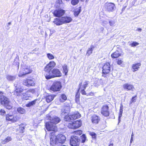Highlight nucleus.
Here are the masks:
<instances>
[{
  "mask_svg": "<svg viewBox=\"0 0 146 146\" xmlns=\"http://www.w3.org/2000/svg\"><path fill=\"white\" fill-rule=\"evenodd\" d=\"M31 72V70L29 69L28 67H25L22 68L20 71L19 76L21 77L23 75L29 74Z\"/></svg>",
  "mask_w": 146,
  "mask_h": 146,
  "instance_id": "12",
  "label": "nucleus"
},
{
  "mask_svg": "<svg viewBox=\"0 0 146 146\" xmlns=\"http://www.w3.org/2000/svg\"><path fill=\"white\" fill-rule=\"evenodd\" d=\"M6 78L9 81H13L15 79L16 77L14 76L7 75L6 76Z\"/></svg>",
  "mask_w": 146,
  "mask_h": 146,
  "instance_id": "30",
  "label": "nucleus"
},
{
  "mask_svg": "<svg viewBox=\"0 0 146 146\" xmlns=\"http://www.w3.org/2000/svg\"><path fill=\"white\" fill-rule=\"evenodd\" d=\"M18 119L17 117H13V118L12 119V122H14L17 121Z\"/></svg>",
  "mask_w": 146,
  "mask_h": 146,
  "instance_id": "51",
  "label": "nucleus"
},
{
  "mask_svg": "<svg viewBox=\"0 0 146 146\" xmlns=\"http://www.w3.org/2000/svg\"><path fill=\"white\" fill-rule=\"evenodd\" d=\"M0 102L8 109H11L12 107V104L9 102L8 99L4 96L0 97Z\"/></svg>",
  "mask_w": 146,
  "mask_h": 146,
  "instance_id": "3",
  "label": "nucleus"
},
{
  "mask_svg": "<svg viewBox=\"0 0 146 146\" xmlns=\"http://www.w3.org/2000/svg\"><path fill=\"white\" fill-rule=\"evenodd\" d=\"M35 91V90L33 89H29L27 91V93L31 92L32 93H34Z\"/></svg>",
  "mask_w": 146,
  "mask_h": 146,
  "instance_id": "48",
  "label": "nucleus"
},
{
  "mask_svg": "<svg viewBox=\"0 0 146 146\" xmlns=\"http://www.w3.org/2000/svg\"><path fill=\"white\" fill-rule=\"evenodd\" d=\"M63 68V72L64 73L65 75H67L68 71V68L67 65L66 64H64L62 66Z\"/></svg>",
  "mask_w": 146,
  "mask_h": 146,
  "instance_id": "25",
  "label": "nucleus"
},
{
  "mask_svg": "<svg viewBox=\"0 0 146 146\" xmlns=\"http://www.w3.org/2000/svg\"><path fill=\"white\" fill-rule=\"evenodd\" d=\"M105 7L106 8L108 9H114L115 8V4L111 3H106L105 4Z\"/></svg>",
  "mask_w": 146,
  "mask_h": 146,
  "instance_id": "18",
  "label": "nucleus"
},
{
  "mask_svg": "<svg viewBox=\"0 0 146 146\" xmlns=\"http://www.w3.org/2000/svg\"><path fill=\"white\" fill-rule=\"evenodd\" d=\"M57 136L55 135L51 136L50 138V144L52 145H54L58 143L57 139Z\"/></svg>",
  "mask_w": 146,
  "mask_h": 146,
  "instance_id": "15",
  "label": "nucleus"
},
{
  "mask_svg": "<svg viewBox=\"0 0 146 146\" xmlns=\"http://www.w3.org/2000/svg\"><path fill=\"white\" fill-rule=\"evenodd\" d=\"M82 125V122L81 121L77 120L73 122L69 123L67 125L69 128L73 129H77Z\"/></svg>",
  "mask_w": 146,
  "mask_h": 146,
  "instance_id": "5",
  "label": "nucleus"
},
{
  "mask_svg": "<svg viewBox=\"0 0 146 146\" xmlns=\"http://www.w3.org/2000/svg\"><path fill=\"white\" fill-rule=\"evenodd\" d=\"M88 84L89 82L86 81L81 83L79 85V90L85 89Z\"/></svg>",
  "mask_w": 146,
  "mask_h": 146,
  "instance_id": "17",
  "label": "nucleus"
},
{
  "mask_svg": "<svg viewBox=\"0 0 146 146\" xmlns=\"http://www.w3.org/2000/svg\"><path fill=\"white\" fill-rule=\"evenodd\" d=\"M55 97V96L53 95H49L46 97L45 99L47 102L49 103L53 100Z\"/></svg>",
  "mask_w": 146,
  "mask_h": 146,
  "instance_id": "23",
  "label": "nucleus"
},
{
  "mask_svg": "<svg viewBox=\"0 0 146 146\" xmlns=\"http://www.w3.org/2000/svg\"><path fill=\"white\" fill-rule=\"evenodd\" d=\"M109 146H113V144H110Z\"/></svg>",
  "mask_w": 146,
  "mask_h": 146,
  "instance_id": "59",
  "label": "nucleus"
},
{
  "mask_svg": "<svg viewBox=\"0 0 146 146\" xmlns=\"http://www.w3.org/2000/svg\"><path fill=\"white\" fill-rule=\"evenodd\" d=\"M23 84L25 86H28V80L26 79L24 80Z\"/></svg>",
  "mask_w": 146,
  "mask_h": 146,
  "instance_id": "47",
  "label": "nucleus"
},
{
  "mask_svg": "<svg viewBox=\"0 0 146 146\" xmlns=\"http://www.w3.org/2000/svg\"><path fill=\"white\" fill-rule=\"evenodd\" d=\"M80 142V140L78 139V137L76 136H71L70 139V143L72 146H79Z\"/></svg>",
  "mask_w": 146,
  "mask_h": 146,
  "instance_id": "6",
  "label": "nucleus"
},
{
  "mask_svg": "<svg viewBox=\"0 0 146 146\" xmlns=\"http://www.w3.org/2000/svg\"><path fill=\"white\" fill-rule=\"evenodd\" d=\"M44 75L46 79H49L55 77L61 76L62 74L58 69H54L47 73H45Z\"/></svg>",
  "mask_w": 146,
  "mask_h": 146,
  "instance_id": "2",
  "label": "nucleus"
},
{
  "mask_svg": "<svg viewBox=\"0 0 146 146\" xmlns=\"http://www.w3.org/2000/svg\"><path fill=\"white\" fill-rule=\"evenodd\" d=\"M71 118L70 115H66L64 118V120L65 121H69L71 120Z\"/></svg>",
  "mask_w": 146,
  "mask_h": 146,
  "instance_id": "36",
  "label": "nucleus"
},
{
  "mask_svg": "<svg viewBox=\"0 0 146 146\" xmlns=\"http://www.w3.org/2000/svg\"><path fill=\"white\" fill-rule=\"evenodd\" d=\"M123 62V61L119 59L117 61V63L118 64L120 65Z\"/></svg>",
  "mask_w": 146,
  "mask_h": 146,
  "instance_id": "50",
  "label": "nucleus"
},
{
  "mask_svg": "<svg viewBox=\"0 0 146 146\" xmlns=\"http://www.w3.org/2000/svg\"><path fill=\"white\" fill-rule=\"evenodd\" d=\"M61 84L60 82H54L50 88V90L54 92L59 91L61 88Z\"/></svg>",
  "mask_w": 146,
  "mask_h": 146,
  "instance_id": "4",
  "label": "nucleus"
},
{
  "mask_svg": "<svg viewBox=\"0 0 146 146\" xmlns=\"http://www.w3.org/2000/svg\"><path fill=\"white\" fill-rule=\"evenodd\" d=\"M5 113V111L3 109H1L0 110V115H3Z\"/></svg>",
  "mask_w": 146,
  "mask_h": 146,
  "instance_id": "49",
  "label": "nucleus"
},
{
  "mask_svg": "<svg viewBox=\"0 0 146 146\" xmlns=\"http://www.w3.org/2000/svg\"><path fill=\"white\" fill-rule=\"evenodd\" d=\"M17 111L19 113L23 114L25 112V110L23 108L19 107L17 108Z\"/></svg>",
  "mask_w": 146,
  "mask_h": 146,
  "instance_id": "28",
  "label": "nucleus"
},
{
  "mask_svg": "<svg viewBox=\"0 0 146 146\" xmlns=\"http://www.w3.org/2000/svg\"><path fill=\"white\" fill-rule=\"evenodd\" d=\"M142 29H141L140 28H138L137 30L136 31H139V32H141V31Z\"/></svg>",
  "mask_w": 146,
  "mask_h": 146,
  "instance_id": "56",
  "label": "nucleus"
},
{
  "mask_svg": "<svg viewBox=\"0 0 146 146\" xmlns=\"http://www.w3.org/2000/svg\"><path fill=\"white\" fill-rule=\"evenodd\" d=\"M101 113L103 115L105 116H108L109 115L110 112L108 106L106 105H103L101 108Z\"/></svg>",
  "mask_w": 146,
  "mask_h": 146,
  "instance_id": "11",
  "label": "nucleus"
},
{
  "mask_svg": "<svg viewBox=\"0 0 146 146\" xmlns=\"http://www.w3.org/2000/svg\"><path fill=\"white\" fill-rule=\"evenodd\" d=\"M50 122L52 123H53L55 125V124L59 123L61 121V119L59 117L55 116L52 118L51 119H50Z\"/></svg>",
  "mask_w": 146,
  "mask_h": 146,
  "instance_id": "21",
  "label": "nucleus"
},
{
  "mask_svg": "<svg viewBox=\"0 0 146 146\" xmlns=\"http://www.w3.org/2000/svg\"><path fill=\"white\" fill-rule=\"evenodd\" d=\"M34 84L35 83L33 81L31 80H28V86H33L34 85Z\"/></svg>",
  "mask_w": 146,
  "mask_h": 146,
  "instance_id": "43",
  "label": "nucleus"
},
{
  "mask_svg": "<svg viewBox=\"0 0 146 146\" xmlns=\"http://www.w3.org/2000/svg\"><path fill=\"white\" fill-rule=\"evenodd\" d=\"M123 109H120L119 110V121L120 117H121L123 113Z\"/></svg>",
  "mask_w": 146,
  "mask_h": 146,
  "instance_id": "45",
  "label": "nucleus"
},
{
  "mask_svg": "<svg viewBox=\"0 0 146 146\" xmlns=\"http://www.w3.org/2000/svg\"><path fill=\"white\" fill-rule=\"evenodd\" d=\"M85 89L80 90H81V92L83 95H86V93L84 90Z\"/></svg>",
  "mask_w": 146,
  "mask_h": 146,
  "instance_id": "54",
  "label": "nucleus"
},
{
  "mask_svg": "<svg viewBox=\"0 0 146 146\" xmlns=\"http://www.w3.org/2000/svg\"><path fill=\"white\" fill-rule=\"evenodd\" d=\"M14 86L15 90L14 92V94L18 96H19L21 94V93L23 92V89L19 85L15 84Z\"/></svg>",
  "mask_w": 146,
  "mask_h": 146,
  "instance_id": "9",
  "label": "nucleus"
},
{
  "mask_svg": "<svg viewBox=\"0 0 146 146\" xmlns=\"http://www.w3.org/2000/svg\"><path fill=\"white\" fill-rule=\"evenodd\" d=\"M47 57L50 60H53L54 58V56L50 53H48L47 54Z\"/></svg>",
  "mask_w": 146,
  "mask_h": 146,
  "instance_id": "35",
  "label": "nucleus"
},
{
  "mask_svg": "<svg viewBox=\"0 0 146 146\" xmlns=\"http://www.w3.org/2000/svg\"><path fill=\"white\" fill-rule=\"evenodd\" d=\"M107 22L106 21H104L103 22V24H102V25L103 26H104V25H106V23Z\"/></svg>",
  "mask_w": 146,
  "mask_h": 146,
  "instance_id": "57",
  "label": "nucleus"
},
{
  "mask_svg": "<svg viewBox=\"0 0 146 146\" xmlns=\"http://www.w3.org/2000/svg\"><path fill=\"white\" fill-rule=\"evenodd\" d=\"M103 76H104V77H106V76H104V75H103Z\"/></svg>",
  "mask_w": 146,
  "mask_h": 146,
  "instance_id": "63",
  "label": "nucleus"
},
{
  "mask_svg": "<svg viewBox=\"0 0 146 146\" xmlns=\"http://www.w3.org/2000/svg\"><path fill=\"white\" fill-rule=\"evenodd\" d=\"M12 140V138L11 137L8 136L6 139L2 141V143L3 144H5L11 141Z\"/></svg>",
  "mask_w": 146,
  "mask_h": 146,
  "instance_id": "27",
  "label": "nucleus"
},
{
  "mask_svg": "<svg viewBox=\"0 0 146 146\" xmlns=\"http://www.w3.org/2000/svg\"><path fill=\"white\" fill-rule=\"evenodd\" d=\"M67 1H69V0H66Z\"/></svg>",
  "mask_w": 146,
  "mask_h": 146,
  "instance_id": "64",
  "label": "nucleus"
},
{
  "mask_svg": "<svg viewBox=\"0 0 146 146\" xmlns=\"http://www.w3.org/2000/svg\"><path fill=\"white\" fill-rule=\"evenodd\" d=\"M13 117V115L8 114L6 116V119L7 120L12 121Z\"/></svg>",
  "mask_w": 146,
  "mask_h": 146,
  "instance_id": "33",
  "label": "nucleus"
},
{
  "mask_svg": "<svg viewBox=\"0 0 146 146\" xmlns=\"http://www.w3.org/2000/svg\"><path fill=\"white\" fill-rule=\"evenodd\" d=\"M20 129L21 130V132L23 133V130L24 129V128L23 127H21L20 128Z\"/></svg>",
  "mask_w": 146,
  "mask_h": 146,
  "instance_id": "55",
  "label": "nucleus"
},
{
  "mask_svg": "<svg viewBox=\"0 0 146 146\" xmlns=\"http://www.w3.org/2000/svg\"><path fill=\"white\" fill-rule=\"evenodd\" d=\"M74 133L75 134L77 135H80L82 134V131L80 130H79L75 131Z\"/></svg>",
  "mask_w": 146,
  "mask_h": 146,
  "instance_id": "41",
  "label": "nucleus"
},
{
  "mask_svg": "<svg viewBox=\"0 0 146 146\" xmlns=\"http://www.w3.org/2000/svg\"><path fill=\"white\" fill-rule=\"evenodd\" d=\"M36 100H35L29 102V103L26 104V106L27 107H30V106L35 104L36 103Z\"/></svg>",
  "mask_w": 146,
  "mask_h": 146,
  "instance_id": "34",
  "label": "nucleus"
},
{
  "mask_svg": "<svg viewBox=\"0 0 146 146\" xmlns=\"http://www.w3.org/2000/svg\"><path fill=\"white\" fill-rule=\"evenodd\" d=\"M79 2V0H72L71 3L73 5H75L78 4Z\"/></svg>",
  "mask_w": 146,
  "mask_h": 146,
  "instance_id": "44",
  "label": "nucleus"
},
{
  "mask_svg": "<svg viewBox=\"0 0 146 146\" xmlns=\"http://www.w3.org/2000/svg\"><path fill=\"white\" fill-rule=\"evenodd\" d=\"M93 50V49L92 47L89 48L87 51L86 55L88 56H90L92 53Z\"/></svg>",
  "mask_w": 146,
  "mask_h": 146,
  "instance_id": "31",
  "label": "nucleus"
},
{
  "mask_svg": "<svg viewBox=\"0 0 146 146\" xmlns=\"http://www.w3.org/2000/svg\"><path fill=\"white\" fill-rule=\"evenodd\" d=\"M65 13L64 10H55L53 12V14L56 17H59L62 16Z\"/></svg>",
  "mask_w": 146,
  "mask_h": 146,
  "instance_id": "13",
  "label": "nucleus"
},
{
  "mask_svg": "<svg viewBox=\"0 0 146 146\" xmlns=\"http://www.w3.org/2000/svg\"><path fill=\"white\" fill-rule=\"evenodd\" d=\"M141 65L140 63H138L133 64L132 66L133 71L135 72L138 70Z\"/></svg>",
  "mask_w": 146,
  "mask_h": 146,
  "instance_id": "20",
  "label": "nucleus"
},
{
  "mask_svg": "<svg viewBox=\"0 0 146 146\" xmlns=\"http://www.w3.org/2000/svg\"><path fill=\"white\" fill-rule=\"evenodd\" d=\"M123 106L122 105V103H121L120 104V109H123Z\"/></svg>",
  "mask_w": 146,
  "mask_h": 146,
  "instance_id": "58",
  "label": "nucleus"
},
{
  "mask_svg": "<svg viewBox=\"0 0 146 146\" xmlns=\"http://www.w3.org/2000/svg\"><path fill=\"white\" fill-rule=\"evenodd\" d=\"M120 55V54L118 51H117L112 54L111 55L112 58H117Z\"/></svg>",
  "mask_w": 146,
  "mask_h": 146,
  "instance_id": "26",
  "label": "nucleus"
},
{
  "mask_svg": "<svg viewBox=\"0 0 146 146\" xmlns=\"http://www.w3.org/2000/svg\"><path fill=\"white\" fill-rule=\"evenodd\" d=\"M111 65L109 62L105 64L102 68V73L104 74L109 73L110 71Z\"/></svg>",
  "mask_w": 146,
  "mask_h": 146,
  "instance_id": "10",
  "label": "nucleus"
},
{
  "mask_svg": "<svg viewBox=\"0 0 146 146\" xmlns=\"http://www.w3.org/2000/svg\"><path fill=\"white\" fill-rule=\"evenodd\" d=\"M133 135H134V134H133V132H132V134H131V140H130V143H132V141H133Z\"/></svg>",
  "mask_w": 146,
  "mask_h": 146,
  "instance_id": "52",
  "label": "nucleus"
},
{
  "mask_svg": "<svg viewBox=\"0 0 146 146\" xmlns=\"http://www.w3.org/2000/svg\"><path fill=\"white\" fill-rule=\"evenodd\" d=\"M11 24V22H9V23H8V24L9 25H10Z\"/></svg>",
  "mask_w": 146,
  "mask_h": 146,
  "instance_id": "61",
  "label": "nucleus"
},
{
  "mask_svg": "<svg viewBox=\"0 0 146 146\" xmlns=\"http://www.w3.org/2000/svg\"><path fill=\"white\" fill-rule=\"evenodd\" d=\"M64 6V5L63 4L62 0H57L55 5L56 8H58V9H61L63 8Z\"/></svg>",
  "mask_w": 146,
  "mask_h": 146,
  "instance_id": "19",
  "label": "nucleus"
},
{
  "mask_svg": "<svg viewBox=\"0 0 146 146\" xmlns=\"http://www.w3.org/2000/svg\"><path fill=\"white\" fill-rule=\"evenodd\" d=\"M70 117H71V120L76 119L80 117V114L78 112H76V113L70 115Z\"/></svg>",
  "mask_w": 146,
  "mask_h": 146,
  "instance_id": "24",
  "label": "nucleus"
},
{
  "mask_svg": "<svg viewBox=\"0 0 146 146\" xmlns=\"http://www.w3.org/2000/svg\"><path fill=\"white\" fill-rule=\"evenodd\" d=\"M89 134L92 136L93 138H96V134L94 132H90Z\"/></svg>",
  "mask_w": 146,
  "mask_h": 146,
  "instance_id": "42",
  "label": "nucleus"
},
{
  "mask_svg": "<svg viewBox=\"0 0 146 146\" xmlns=\"http://www.w3.org/2000/svg\"><path fill=\"white\" fill-rule=\"evenodd\" d=\"M67 99V97L64 94H62L60 98V100L61 102H63Z\"/></svg>",
  "mask_w": 146,
  "mask_h": 146,
  "instance_id": "29",
  "label": "nucleus"
},
{
  "mask_svg": "<svg viewBox=\"0 0 146 146\" xmlns=\"http://www.w3.org/2000/svg\"><path fill=\"white\" fill-rule=\"evenodd\" d=\"M57 137L58 143H64L66 141V137L63 134H59L57 136Z\"/></svg>",
  "mask_w": 146,
  "mask_h": 146,
  "instance_id": "14",
  "label": "nucleus"
},
{
  "mask_svg": "<svg viewBox=\"0 0 146 146\" xmlns=\"http://www.w3.org/2000/svg\"><path fill=\"white\" fill-rule=\"evenodd\" d=\"M139 44V43L136 42H133L131 44L132 47H134L138 45Z\"/></svg>",
  "mask_w": 146,
  "mask_h": 146,
  "instance_id": "46",
  "label": "nucleus"
},
{
  "mask_svg": "<svg viewBox=\"0 0 146 146\" xmlns=\"http://www.w3.org/2000/svg\"><path fill=\"white\" fill-rule=\"evenodd\" d=\"M94 85L96 86H98L100 85V83L96 81L94 84Z\"/></svg>",
  "mask_w": 146,
  "mask_h": 146,
  "instance_id": "53",
  "label": "nucleus"
},
{
  "mask_svg": "<svg viewBox=\"0 0 146 146\" xmlns=\"http://www.w3.org/2000/svg\"><path fill=\"white\" fill-rule=\"evenodd\" d=\"M93 95V93H90V95Z\"/></svg>",
  "mask_w": 146,
  "mask_h": 146,
  "instance_id": "60",
  "label": "nucleus"
},
{
  "mask_svg": "<svg viewBox=\"0 0 146 146\" xmlns=\"http://www.w3.org/2000/svg\"><path fill=\"white\" fill-rule=\"evenodd\" d=\"M86 137L84 134H83L81 136V142L84 143L85 142L86 140Z\"/></svg>",
  "mask_w": 146,
  "mask_h": 146,
  "instance_id": "37",
  "label": "nucleus"
},
{
  "mask_svg": "<svg viewBox=\"0 0 146 146\" xmlns=\"http://www.w3.org/2000/svg\"><path fill=\"white\" fill-rule=\"evenodd\" d=\"M81 10H74L73 11L75 17H77L81 12Z\"/></svg>",
  "mask_w": 146,
  "mask_h": 146,
  "instance_id": "32",
  "label": "nucleus"
},
{
  "mask_svg": "<svg viewBox=\"0 0 146 146\" xmlns=\"http://www.w3.org/2000/svg\"><path fill=\"white\" fill-rule=\"evenodd\" d=\"M109 23L111 26L113 27L115 26V20H110L109 21Z\"/></svg>",
  "mask_w": 146,
  "mask_h": 146,
  "instance_id": "38",
  "label": "nucleus"
},
{
  "mask_svg": "<svg viewBox=\"0 0 146 146\" xmlns=\"http://www.w3.org/2000/svg\"><path fill=\"white\" fill-rule=\"evenodd\" d=\"M123 87L124 89L127 90H133L134 89L133 86L129 84L126 83L124 84L123 85Z\"/></svg>",
  "mask_w": 146,
  "mask_h": 146,
  "instance_id": "16",
  "label": "nucleus"
},
{
  "mask_svg": "<svg viewBox=\"0 0 146 146\" xmlns=\"http://www.w3.org/2000/svg\"><path fill=\"white\" fill-rule=\"evenodd\" d=\"M2 94V92L0 91V94Z\"/></svg>",
  "mask_w": 146,
  "mask_h": 146,
  "instance_id": "62",
  "label": "nucleus"
},
{
  "mask_svg": "<svg viewBox=\"0 0 146 146\" xmlns=\"http://www.w3.org/2000/svg\"><path fill=\"white\" fill-rule=\"evenodd\" d=\"M72 21V19L71 17L66 16L56 18L54 19L53 23L57 25H60L63 24L69 23Z\"/></svg>",
  "mask_w": 146,
  "mask_h": 146,
  "instance_id": "1",
  "label": "nucleus"
},
{
  "mask_svg": "<svg viewBox=\"0 0 146 146\" xmlns=\"http://www.w3.org/2000/svg\"><path fill=\"white\" fill-rule=\"evenodd\" d=\"M56 65V63L54 61H51L47 64L44 67V70L45 73H47V72L50 71L51 70L54 68Z\"/></svg>",
  "mask_w": 146,
  "mask_h": 146,
  "instance_id": "7",
  "label": "nucleus"
},
{
  "mask_svg": "<svg viewBox=\"0 0 146 146\" xmlns=\"http://www.w3.org/2000/svg\"><path fill=\"white\" fill-rule=\"evenodd\" d=\"M46 129L49 131H56L57 130V127L55 125H52L50 121L46 122Z\"/></svg>",
  "mask_w": 146,
  "mask_h": 146,
  "instance_id": "8",
  "label": "nucleus"
},
{
  "mask_svg": "<svg viewBox=\"0 0 146 146\" xmlns=\"http://www.w3.org/2000/svg\"><path fill=\"white\" fill-rule=\"evenodd\" d=\"M136 96L132 98L130 102V104H131L132 103L135 102H136Z\"/></svg>",
  "mask_w": 146,
  "mask_h": 146,
  "instance_id": "40",
  "label": "nucleus"
},
{
  "mask_svg": "<svg viewBox=\"0 0 146 146\" xmlns=\"http://www.w3.org/2000/svg\"><path fill=\"white\" fill-rule=\"evenodd\" d=\"M21 96L25 100H27L28 99L27 95L26 93H23L22 95H21Z\"/></svg>",
  "mask_w": 146,
  "mask_h": 146,
  "instance_id": "39",
  "label": "nucleus"
},
{
  "mask_svg": "<svg viewBox=\"0 0 146 146\" xmlns=\"http://www.w3.org/2000/svg\"><path fill=\"white\" fill-rule=\"evenodd\" d=\"M91 120L92 123H97L100 120V118L98 116L94 115L92 116Z\"/></svg>",
  "mask_w": 146,
  "mask_h": 146,
  "instance_id": "22",
  "label": "nucleus"
}]
</instances>
